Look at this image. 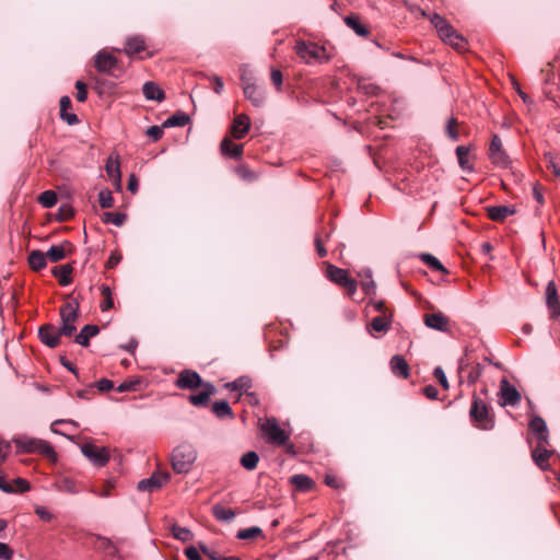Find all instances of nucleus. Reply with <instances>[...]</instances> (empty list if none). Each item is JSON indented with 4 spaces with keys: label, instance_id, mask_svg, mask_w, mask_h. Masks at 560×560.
I'll return each instance as SVG.
<instances>
[{
    "label": "nucleus",
    "instance_id": "obj_52",
    "mask_svg": "<svg viewBox=\"0 0 560 560\" xmlns=\"http://www.w3.org/2000/svg\"><path fill=\"white\" fill-rule=\"evenodd\" d=\"M172 532L176 539H179L184 542L192 539V533L185 527L173 526Z\"/></svg>",
    "mask_w": 560,
    "mask_h": 560
},
{
    "label": "nucleus",
    "instance_id": "obj_24",
    "mask_svg": "<svg viewBox=\"0 0 560 560\" xmlns=\"http://www.w3.org/2000/svg\"><path fill=\"white\" fill-rule=\"evenodd\" d=\"M390 318H392V314H389V315L378 314L368 325L369 331L372 335H373V332H386L390 327Z\"/></svg>",
    "mask_w": 560,
    "mask_h": 560
},
{
    "label": "nucleus",
    "instance_id": "obj_5",
    "mask_svg": "<svg viewBox=\"0 0 560 560\" xmlns=\"http://www.w3.org/2000/svg\"><path fill=\"white\" fill-rule=\"evenodd\" d=\"M14 442L16 443L18 447L22 448L24 452H27V453L36 452L38 454L46 456L49 459L56 460V457H57L56 452L54 451L52 446L48 442H45L43 440H35V439H31L27 441L18 439V440H14Z\"/></svg>",
    "mask_w": 560,
    "mask_h": 560
},
{
    "label": "nucleus",
    "instance_id": "obj_62",
    "mask_svg": "<svg viewBox=\"0 0 560 560\" xmlns=\"http://www.w3.org/2000/svg\"><path fill=\"white\" fill-rule=\"evenodd\" d=\"M60 337H72L77 331V327L74 324L61 323L60 328H58Z\"/></svg>",
    "mask_w": 560,
    "mask_h": 560
},
{
    "label": "nucleus",
    "instance_id": "obj_40",
    "mask_svg": "<svg viewBox=\"0 0 560 560\" xmlns=\"http://www.w3.org/2000/svg\"><path fill=\"white\" fill-rule=\"evenodd\" d=\"M224 386L228 389L247 394V390L252 387V380L248 376H241L231 383H226Z\"/></svg>",
    "mask_w": 560,
    "mask_h": 560
},
{
    "label": "nucleus",
    "instance_id": "obj_64",
    "mask_svg": "<svg viewBox=\"0 0 560 560\" xmlns=\"http://www.w3.org/2000/svg\"><path fill=\"white\" fill-rule=\"evenodd\" d=\"M185 556L189 560H202L199 550L194 546H189L184 550Z\"/></svg>",
    "mask_w": 560,
    "mask_h": 560
},
{
    "label": "nucleus",
    "instance_id": "obj_53",
    "mask_svg": "<svg viewBox=\"0 0 560 560\" xmlns=\"http://www.w3.org/2000/svg\"><path fill=\"white\" fill-rule=\"evenodd\" d=\"M115 483L113 480L105 481L100 489L93 488L92 492L98 497L107 498L110 495L112 489H114Z\"/></svg>",
    "mask_w": 560,
    "mask_h": 560
},
{
    "label": "nucleus",
    "instance_id": "obj_37",
    "mask_svg": "<svg viewBox=\"0 0 560 560\" xmlns=\"http://www.w3.org/2000/svg\"><path fill=\"white\" fill-rule=\"evenodd\" d=\"M429 20L438 30L440 37L447 36V33L453 28V26L438 13L430 15Z\"/></svg>",
    "mask_w": 560,
    "mask_h": 560
},
{
    "label": "nucleus",
    "instance_id": "obj_48",
    "mask_svg": "<svg viewBox=\"0 0 560 560\" xmlns=\"http://www.w3.org/2000/svg\"><path fill=\"white\" fill-rule=\"evenodd\" d=\"M240 79H241V85L244 88L245 85H249L254 82H256L255 75L247 65H242L240 67Z\"/></svg>",
    "mask_w": 560,
    "mask_h": 560
},
{
    "label": "nucleus",
    "instance_id": "obj_11",
    "mask_svg": "<svg viewBox=\"0 0 560 560\" xmlns=\"http://www.w3.org/2000/svg\"><path fill=\"white\" fill-rule=\"evenodd\" d=\"M171 478L168 472H153L150 478L138 482V490L152 492L162 488Z\"/></svg>",
    "mask_w": 560,
    "mask_h": 560
},
{
    "label": "nucleus",
    "instance_id": "obj_32",
    "mask_svg": "<svg viewBox=\"0 0 560 560\" xmlns=\"http://www.w3.org/2000/svg\"><path fill=\"white\" fill-rule=\"evenodd\" d=\"M106 173L109 178L114 180V185L117 189L121 188V173L118 160L109 158L106 163Z\"/></svg>",
    "mask_w": 560,
    "mask_h": 560
},
{
    "label": "nucleus",
    "instance_id": "obj_21",
    "mask_svg": "<svg viewBox=\"0 0 560 560\" xmlns=\"http://www.w3.org/2000/svg\"><path fill=\"white\" fill-rule=\"evenodd\" d=\"M72 250L73 245L70 242L65 241L59 246H51L46 253V257L50 261L57 262L62 260L66 257L67 253H71Z\"/></svg>",
    "mask_w": 560,
    "mask_h": 560
},
{
    "label": "nucleus",
    "instance_id": "obj_17",
    "mask_svg": "<svg viewBox=\"0 0 560 560\" xmlns=\"http://www.w3.org/2000/svg\"><path fill=\"white\" fill-rule=\"evenodd\" d=\"M546 303L553 317H560V302L556 283L549 281L546 288Z\"/></svg>",
    "mask_w": 560,
    "mask_h": 560
},
{
    "label": "nucleus",
    "instance_id": "obj_23",
    "mask_svg": "<svg viewBox=\"0 0 560 560\" xmlns=\"http://www.w3.org/2000/svg\"><path fill=\"white\" fill-rule=\"evenodd\" d=\"M79 317V303L68 302L60 307L61 323L74 324Z\"/></svg>",
    "mask_w": 560,
    "mask_h": 560
},
{
    "label": "nucleus",
    "instance_id": "obj_35",
    "mask_svg": "<svg viewBox=\"0 0 560 560\" xmlns=\"http://www.w3.org/2000/svg\"><path fill=\"white\" fill-rule=\"evenodd\" d=\"M27 260L31 269L34 271H39L44 269L47 265L46 254L38 249L32 250L28 255Z\"/></svg>",
    "mask_w": 560,
    "mask_h": 560
},
{
    "label": "nucleus",
    "instance_id": "obj_54",
    "mask_svg": "<svg viewBox=\"0 0 560 560\" xmlns=\"http://www.w3.org/2000/svg\"><path fill=\"white\" fill-rule=\"evenodd\" d=\"M100 206L102 208H110L114 205V198L112 191L108 189L102 190L98 195Z\"/></svg>",
    "mask_w": 560,
    "mask_h": 560
},
{
    "label": "nucleus",
    "instance_id": "obj_9",
    "mask_svg": "<svg viewBox=\"0 0 560 560\" xmlns=\"http://www.w3.org/2000/svg\"><path fill=\"white\" fill-rule=\"evenodd\" d=\"M489 158L493 164L499 167H508L510 164L509 156L502 148V141L498 135H493L490 147Z\"/></svg>",
    "mask_w": 560,
    "mask_h": 560
},
{
    "label": "nucleus",
    "instance_id": "obj_3",
    "mask_svg": "<svg viewBox=\"0 0 560 560\" xmlns=\"http://www.w3.org/2000/svg\"><path fill=\"white\" fill-rule=\"evenodd\" d=\"M469 416L476 428L491 430L494 427V416L490 407L479 397L474 396Z\"/></svg>",
    "mask_w": 560,
    "mask_h": 560
},
{
    "label": "nucleus",
    "instance_id": "obj_16",
    "mask_svg": "<svg viewBox=\"0 0 560 560\" xmlns=\"http://www.w3.org/2000/svg\"><path fill=\"white\" fill-rule=\"evenodd\" d=\"M250 128L249 117L245 114L237 115L231 126V135L235 139L244 138Z\"/></svg>",
    "mask_w": 560,
    "mask_h": 560
},
{
    "label": "nucleus",
    "instance_id": "obj_31",
    "mask_svg": "<svg viewBox=\"0 0 560 560\" xmlns=\"http://www.w3.org/2000/svg\"><path fill=\"white\" fill-rule=\"evenodd\" d=\"M100 332V328L96 325H85L81 331L75 336L74 341L80 346L88 347L90 339L95 337Z\"/></svg>",
    "mask_w": 560,
    "mask_h": 560
},
{
    "label": "nucleus",
    "instance_id": "obj_34",
    "mask_svg": "<svg viewBox=\"0 0 560 560\" xmlns=\"http://www.w3.org/2000/svg\"><path fill=\"white\" fill-rule=\"evenodd\" d=\"M73 271V268L71 265H62V266H56L52 269V275L58 279L59 284L62 287H66L71 283L72 278L71 273Z\"/></svg>",
    "mask_w": 560,
    "mask_h": 560
},
{
    "label": "nucleus",
    "instance_id": "obj_14",
    "mask_svg": "<svg viewBox=\"0 0 560 560\" xmlns=\"http://www.w3.org/2000/svg\"><path fill=\"white\" fill-rule=\"evenodd\" d=\"M500 395L502 405L515 406L521 401L520 392L506 378L500 382Z\"/></svg>",
    "mask_w": 560,
    "mask_h": 560
},
{
    "label": "nucleus",
    "instance_id": "obj_6",
    "mask_svg": "<svg viewBox=\"0 0 560 560\" xmlns=\"http://www.w3.org/2000/svg\"><path fill=\"white\" fill-rule=\"evenodd\" d=\"M83 455L96 466H105L109 460V450L107 447H98L93 443H85L81 446Z\"/></svg>",
    "mask_w": 560,
    "mask_h": 560
},
{
    "label": "nucleus",
    "instance_id": "obj_7",
    "mask_svg": "<svg viewBox=\"0 0 560 560\" xmlns=\"http://www.w3.org/2000/svg\"><path fill=\"white\" fill-rule=\"evenodd\" d=\"M261 430L267 434L269 442L272 444L284 445L289 440V435L279 427L275 418L267 419L261 425Z\"/></svg>",
    "mask_w": 560,
    "mask_h": 560
},
{
    "label": "nucleus",
    "instance_id": "obj_50",
    "mask_svg": "<svg viewBox=\"0 0 560 560\" xmlns=\"http://www.w3.org/2000/svg\"><path fill=\"white\" fill-rule=\"evenodd\" d=\"M421 260L427 264L431 269L442 272H447L446 269L443 267V265L439 261L436 257H434L431 254H421L420 255Z\"/></svg>",
    "mask_w": 560,
    "mask_h": 560
},
{
    "label": "nucleus",
    "instance_id": "obj_30",
    "mask_svg": "<svg viewBox=\"0 0 560 560\" xmlns=\"http://www.w3.org/2000/svg\"><path fill=\"white\" fill-rule=\"evenodd\" d=\"M142 92L147 100L162 102L165 98L164 91L152 81L143 84Z\"/></svg>",
    "mask_w": 560,
    "mask_h": 560
},
{
    "label": "nucleus",
    "instance_id": "obj_10",
    "mask_svg": "<svg viewBox=\"0 0 560 560\" xmlns=\"http://www.w3.org/2000/svg\"><path fill=\"white\" fill-rule=\"evenodd\" d=\"M206 382H203L200 375L192 370H184L179 373L175 385L180 389H190L195 390L199 387H202Z\"/></svg>",
    "mask_w": 560,
    "mask_h": 560
},
{
    "label": "nucleus",
    "instance_id": "obj_59",
    "mask_svg": "<svg viewBox=\"0 0 560 560\" xmlns=\"http://www.w3.org/2000/svg\"><path fill=\"white\" fill-rule=\"evenodd\" d=\"M140 383L138 378L136 380H128L122 382L118 387H116V390L118 393H125V392H131L137 389V385Z\"/></svg>",
    "mask_w": 560,
    "mask_h": 560
},
{
    "label": "nucleus",
    "instance_id": "obj_38",
    "mask_svg": "<svg viewBox=\"0 0 560 560\" xmlns=\"http://www.w3.org/2000/svg\"><path fill=\"white\" fill-rule=\"evenodd\" d=\"M429 20L438 30L440 37L447 36V33L453 28V26L438 13L430 15Z\"/></svg>",
    "mask_w": 560,
    "mask_h": 560
},
{
    "label": "nucleus",
    "instance_id": "obj_18",
    "mask_svg": "<svg viewBox=\"0 0 560 560\" xmlns=\"http://www.w3.org/2000/svg\"><path fill=\"white\" fill-rule=\"evenodd\" d=\"M243 89V92H244V96L250 101V103L256 106V107H260L264 105L265 103V100H266V94H265V91L262 89H260L256 82L252 83V84H247L245 85Z\"/></svg>",
    "mask_w": 560,
    "mask_h": 560
},
{
    "label": "nucleus",
    "instance_id": "obj_36",
    "mask_svg": "<svg viewBox=\"0 0 560 560\" xmlns=\"http://www.w3.org/2000/svg\"><path fill=\"white\" fill-rule=\"evenodd\" d=\"M345 23L351 30H353L359 36H366L369 34V28L361 22V19L357 14H350L345 18Z\"/></svg>",
    "mask_w": 560,
    "mask_h": 560
},
{
    "label": "nucleus",
    "instance_id": "obj_41",
    "mask_svg": "<svg viewBox=\"0 0 560 560\" xmlns=\"http://www.w3.org/2000/svg\"><path fill=\"white\" fill-rule=\"evenodd\" d=\"M212 412L220 419H223L225 417L233 418V411L225 400H219L215 401L212 405Z\"/></svg>",
    "mask_w": 560,
    "mask_h": 560
},
{
    "label": "nucleus",
    "instance_id": "obj_1",
    "mask_svg": "<svg viewBox=\"0 0 560 560\" xmlns=\"http://www.w3.org/2000/svg\"><path fill=\"white\" fill-rule=\"evenodd\" d=\"M294 50L298 57L306 65H320L331 59L327 48L314 42L299 39Z\"/></svg>",
    "mask_w": 560,
    "mask_h": 560
},
{
    "label": "nucleus",
    "instance_id": "obj_47",
    "mask_svg": "<svg viewBox=\"0 0 560 560\" xmlns=\"http://www.w3.org/2000/svg\"><path fill=\"white\" fill-rule=\"evenodd\" d=\"M260 536H262V530L258 526H253L249 528L241 529L236 534V538L242 539V540L255 539Z\"/></svg>",
    "mask_w": 560,
    "mask_h": 560
},
{
    "label": "nucleus",
    "instance_id": "obj_44",
    "mask_svg": "<svg viewBox=\"0 0 560 560\" xmlns=\"http://www.w3.org/2000/svg\"><path fill=\"white\" fill-rule=\"evenodd\" d=\"M259 456L256 452L249 451L241 457V465L247 469L253 470L257 467Z\"/></svg>",
    "mask_w": 560,
    "mask_h": 560
},
{
    "label": "nucleus",
    "instance_id": "obj_49",
    "mask_svg": "<svg viewBox=\"0 0 560 560\" xmlns=\"http://www.w3.org/2000/svg\"><path fill=\"white\" fill-rule=\"evenodd\" d=\"M38 201L44 208H51L57 203V194L54 190H45L39 195Z\"/></svg>",
    "mask_w": 560,
    "mask_h": 560
},
{
    "label": "nucleus",
    "instance_id": "obj_33",
    "mask_svg": "<svg viewBox=\"0 0 560 560\" xmlns=\"http://www.w3.org/2000/svg\"><path fill=\"white\" fill-rule=\"evenodd\" d=\"M290 483L292 486H294L295 489L301 492H307V491L312 490L315 485L312 478H310L306 475H302V474L293 475L290 478Z\"/></svg>",
    "mask_w": 560,
    "mask_h": 560
},
{
    "label": "nucleus",
    "instance_id": "obj_56",
    "mask_svg": "<svg viewBox=\"0 0 560 560\" xmlns=\"http://www.w3.org/2000/svg\"><path fill=\"white\" fill-rule=\"evenodd\" d=\"M446 135L453 140L457 141L459 138V133L457 130V120L456 118L452 117L446 125Z\"/></svg>",
    "mask_w": 560,
    "mask_h": 560
},
{
    "label": "nucleus",
    "instance_id": "obj_25",
    "mask_svg": "<svg viewBox=\"0 0 560 560\" xmlns=\"http://www.w3.org/2000/svg\"><path fill=\"white\" fill-rule=\"evenodd\" d=\"M221 153L232 159H240L243 154L244 145L232 142L231 139L224 138L220 144Z\"/></svg>",
    "mask_w": 560,
    "mask_h": 560
},
{
    "label": "nucleus",
    "instance_id": "obj_60",
    "mask_svg": "<svg viewBox=\"0 0 560 560\" xmlns=\"http://www.w3.org/2000/svg\"><path fill=\"white\" fill-rule=\"evenodd\" d=\"M433 375L444 389H448L450 384H448L446 375L441 366H438L434 369Z\"/></svg>",
    "mask_w": 560,
    "mask_h": 560
},
{
    "label": "nucleus",
    "instance_id": "obj_27",
    "mask_svg": "<svg viewBox=\"0 0 560 560\" xmlns=\"http://www.w3.org/2000/svg\"><path fill=\"white\" fill-rule=\"evenodd\" d=\"M390 369L392 372L399 377L408 378L409 377V365L407 361L401 355H394L390 359Z\"/></svg>",
    "mask_w": 560,
    "mask_h": 560
},
{
    "label": "nucleus",
    "instance_id": "obj_13",
    "mask_svg": "<svg viewBox=\"0 0 560 560\" xmlns=\"http://www.w3.org/2000/svg\"><path fill=\"white\" fill-rule=\"evenodd\" d=\"M529 430L536 435L537 443L549 444V431L545 420L539 416L530 418Z\"/></svg>",
    "mask_w": 560,
    "mask_h": 560
},
{
    "label": "nucleus",
    "instance_id": "obj_19",
    "mask_svg": "<svg viewBox=\"0 0 560 560\" xmlns=\"http://www.w3.org/2000/svg\"><path fill=\"white\" fill-rule=\"evenodd\" d=\"M215 394V387L211 383H205L199 394L190 395L188 400L196 407L206 406L212 395Z\"/></svg>",
    "mask_w": 560,
    "mask_h": 560
},
{
    "label": "nucleus",
    "instance_id": "obj_2",
    "mask_svg": "<svg viewBox=\"0 0 560 560\" xmlns=\"http://www.w3.org/2000/svg\"><path fill=\"white\" fill-rule=\"evenodd\" d=\"M197 459V451L190 443H183L172 452V468L176 474H187Z\"/></svg>",
    "mask_w": 560,
    "mask_h": 560
},
{
    "label": "nucleus",
    "instance_id": "obj_28",
    "mask_svg": "<svg viewBox=\"0 0 560 560\" xmlns=\"http://www.w3.org/2000/svg\"><path fill=\"white\" fill-rule=\"evenodd\" d=\"M515 210L508 206H495V207H488L487 208V214L489 219L495 222H502L505 218L509 215L514 214Z\"/></svg>",
    "mask_w": 560,
    "mask_h": 560
},
{
    "label": "nucleus",
    "instance_id": "obj_4",
    "mask_svg": "<svg viewBox=\"0 0 560 560\" xmlns=\"http://www.w3.org/2000/svg\"><path fill=\"white\" fill-rule=\"evenodd\" d=\"M326 277L334 283L342 287L349 296H352L357 291V281L349 277L348 271L336 267L329 262L325 264Z\"/></svg>",
    "mask_w": 560,
    "mask_h": 560
},
{
    "label": "nucleus",
    "instance_id": "obj_46",
    "mask_svg": "<svg viewBox=\"0 0 560 560\" xmlns=\"http://www.w3.org/2000/svg\"><path fill=\"white\" fill-rule=\"evenodd\" d=\"M127 219L125 213L120 212H105L103 213L102 221L104 223H112L116 226H121Z\"/></svg>",
    "mask_w": 560,
    "mask_h": 560
},
{
    "label": "nucleus",
    "instance_id": "obj_45",
    "mask_svg": "<svg viewBox=\"0 0 560 560\" xmlns=\"http://www.w3.org/2000/svg\"><path fill=\"white\" fill-rule=\"evenodd\" d=\"M213 515L218 521L231 522L235 517V512L232 509H225L220 505H215L212 509Z\"/></svg>",
    "mask_w": 560,
    "mask_h": 560
},
{
    "label": "nucleus",
    "instance_id": "obj_43",
    "mask_svg": "<svg viewBox=\"0 0 560 560\" xmlns=\"http://www.w3.org/2000/svg\"><path fill=\"white\" fill-rule=\"evenodd\" d=\"M235 173L241 179L247 183H253L258 178V175L245 164L238 165L235 168Z\"/></svg>",
    "mask_w": 560,
    "mask_h": 560
},
{
    "label": "nucleus",
    "instance_id": "obj_26",
    "mask_svg": "<svg viewBox=\"0 0 560 560\" xmlns=\"http://www.w3.org/2000/svg\"><path fill=\"white\" fill-rule=\"evenodd\" d=\"M441 39L459 52L467 50L466 39L454 27L447 33V36L441 37Z\"/></svg>",
    "mask_w": 560,
    "mask_h": 560
},
{
    "label": "nucleus",
    "instance_id": "obj_20",
    "mask_svg": "<svg viewBox=\"0 0 560 560\" xmlns=\"http://www.w3.org/2000/svg\"><path fill=\"white\" fill-rule=\"evenodd\" d=\"M548 444L537 443L536 447L532 451V457L535 464L542 470L548 469L549 457L552 455V451L546 448Z\"/></svg>",
    "mask_w": 560,
    "mask_h": 560
},
{
    "label": "nucleus",
    "instance_id": "obj_42",
    "mask_svg": "<svg viewBox=\"0 0 560 560\" xmlns=\"http://www.w3.org/2000/svg\"><path fill=\"white\" fill-rule=\"evenodd\" d=\"M456 155L458 160V164L463 170H472V165L469 161V148L465 145H459L456 148Z\"/></svg>",
    "mask_w": 560,
    "mask_h": 560
},
{
    "label": "nucleus",
    "instance_id": "obj_39",
    "mask_svg": "<svg viewBox=\"0 0 560 560\" xmlns=\"http://www.w3.org/2000/svg\"><path fill=\"white\" fill-rule=\"evenodd\" d=\"M190 118L187 114L177 112L173 116L168 117L162 125V127H184L189 122Z\"/></svg>",
    "mask_w": 560,
    "mask_h": 560
},
{
    "label": "nucleus",
    "instance_id": "obj_12",
    "mask_svg": "<svg viewBox=\"0 0 560 560\" xmlns=\"http://www.w3.org/2000/svg\"><path fill=\"white\" fill-rule=\"evenodd\" d=\"M40 341L49 348H57L61 343V337L58 328L51 324H45L38 329Z\"/></svg>",
    "mask_w": 560,
    "mask_h": 560
},
{
    "label": "nucleus",
    "instance_id": "obj_15",
    "mask_svg": "<svg viewBox=\"0 0 560 560\" xmlns=\"http://www.w3.org/2000/svg\"><path fill=\"white\" fill-rule=\"evenodd\" d=\"M424 324L432 329L447 331L450 319L443 313H427L423 316Z\"/></svg>",
    "mask_w": 560,
    "mask_h": 560
},
{
    "label": "nucleus",
    "instance_id": "obj_58",
    "mask_svg": "<svg viewBox=\"0 0 560 560\" xmlns=\"http://www.w3.org/2000/svg\"><path fill=\"white\" fill-rule=\"evenodd\" d=\"M483 366L480 363L475 364L468 373L467 380L469 384H475L482 375Z\"/></svg>",
    "mask_w": 560,
    "mask_h": 560
},
{
    "label": "nucleus",
    "instance_id": "obj_57",
    "mask_svg": "<svg viewBox=\"0 0 560 560\" xmlns=\"http://www.w3.org/2000/svg\"><path fill=\"white\" fill-rule=\"evenodd\" d=\"M74 215V211L73 209L68 206V205H63L59 208V211H58V214H57V220L58 221H68L70 220L72 217Z\"/></svg>",
    "mask_w": 560,
    "mask_h": 560
},
{
    "label": "nucleus",
    "instance_id": "obj_63",
    "mask_svg": "<svg viewBox=\"0 0 560 560\" xmlns=\"http://www.w3.org/2000/svg\"><path fill=\"white\" fill-rule=\"evenodd\" d=\"M163 128L164 127H160V126H151L148 130H147V136L152 138L154 141H158L162 138L163 136Z\"/></svg>",
    "mask_w": 560,
    "mask_h": 560
},
{
    "label": "nucleus",
    "instance_id": "obj_8",
    "mask_svg": "<svg viewBox=\"0 0 560 560\" xmlns=\"http://www.w3.org/2000/svg\"><path fill=\"white\" fill-rule=\"evenodd\" d=\"M94 67L98 72L112 74L118 67V59L112 52L103 49L95 55Z\"/></svg>",
    "mask_w": 560,
    "mask_h": 560
},
{
    "label": "nucleus",
    "instance_id": "obj_55",
    "mask_svg": "<svg viewBox=\"0 0 560 560\" xmlns=\"http://www.w3.org/2000/svg\"><path fill=\"white\" fill-rule=\"evenodd\" d=\"M97 540V548L108 551L110 555H114L116 552V548L110 539L102 536L96 537Z\"/></svg>",
    "mask_w": 560,
    "mask_h": 560
},
{
    "label": "nucleus",
    "instance_id": "obj_22",
    "mask_svg": "<svg viewBox=\"0 0 560 560\" xmlns=\"http://www.w3.org/2000/svg\"><path fill=\"white\" fill-rule=\"evenodd\" d=\"M147 48L145 40L142 36L136 35L129 37L126 40V46L124 48V52L130 57L137 56L140 52L144 51Z\"/></svg>",
    "mask_w": 560,
    "mask_h": 560
},
{
    "label": "nucleus",
    "instance_id": "obj_61",
    "mask_svg": "<svg viewBox=\"0 0 560 560\" xmlns=\"http://www.w3.org/2000/svg\"><path fill=\"white\" fill-rule=\"evenodd\" d=\"M35 514L44 522H51L55 518L54 514L45 506H36Z\"/></svg>",
    "mask_w": 560,
    "mask_h": 560
},
{
    "label": "nucleus",
    "instance_id": "obj_51",
    "mask_svg": "<svg viewBox=\"0 0 560 560\" xmlns=\"http://www.w3.org/2000/svg\"><path fill=\"white\" fill-rule=\"evenodd\" d=\"M329 235L330 231L322 230L315 236L316 250L320 257H325L327 255V250L324 247V238H328Z\"/></svg>",
    "mask_w": 560,
    "mask_h": 560
},
{
    "label": "nucleus",
    "instance_id": "obj_29",
    "mask_svg": "<svg viewBox=\"0 0 560 560\" xmlns=\"http://www.w3.org/2000/svg\"><path fill=\"white\" fill-rule=\"evenodd\" d=\"M72 107V102L69 96H62L60 98V117L62 120L67 121L68 125H75L79 122L78 116L75 114L69 113V109Z\"/></svg>",
    "mask_w": 560,
    "mask_h": 560
}]
</instances>
